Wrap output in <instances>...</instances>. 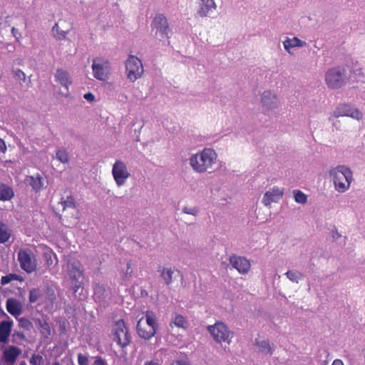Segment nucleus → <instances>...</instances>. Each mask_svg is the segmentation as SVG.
I'll return each instance as SVG.
<instances>
[{
	"instance_id": "nucleus-40",
	"label": "nucleus",
	"mask_w": 365,
	"mask_h": 365,
	"mask_svg": "<svg viewBox=\"0 0 365 365\" xmlns=\"http://www.w3.org/2000/svg\"><path fill=\"white\" fill-rule=\"evenodd\" d=\"M43 257L46 261V264L50 267L53 264V257L56 259V262H58L56 255L52 251H50L48 252H45L43 254Z\"/></svg>"
},
{
	"instance_id": "nucleus-18",
	"label": "nucleus",
	"mask_w": 365,
	"mask_h": 365,
	"mask_svg": "<svg viewBox=\"0 0 365 365\" xmlns=\"http://www.w3.org/2000/svg\"><path fill=\"white\" fill-rule=\"evenodd\" d=\"M283 192L277 187H274L272 191H267L265 192L262 197V203L265 206H269L273 202H277L282 197Z\"/></svg>"
},
{
	"instance_id": "nucleus-46",
	"label": "nucleus",
	"mask_w": 365,
	"mask_h": 365,
	"mask_svg": "<svg viewBox=\"0 0 365 365\" xmlns=\"http://www.w3.org/2000/svg\"><path fill=\"white\" fill-rule=\"evenodd\" d=\"M13 342H16L15 338L19 339L21 340H26V336L23 331H15L13 334Z\"/></svg>"
},
{
	"instance_id": "nucleus-11",
	"label": "nucleus",
	"mask_w": 365,
	"mask_h": 365,
	"mask_svg": "<svg viewBox=\"0 0 365 365\" xmlns=\"http://www.w3.org/2000/svg\"><path fill=\"white\" fill-rule=\"evenodd\" d=\"M336 117L347 116L354 119L361 120L363 117L362 113L356 108L349 104L339 105L334 113Z\"/></svg>"
},
{
	"instance_id": "nucleus-48",
	"label": "nucleus",
	"mask_w": 365,
	"mask_h": 365,
	"mask_svg": "<svg viewBox=\"0 0 365 365\" xmlns=\"http://www.w3.org/2000/svg\"><path fill=\"white\" fill-rule=\"evenodd\" d=\"M83 98H84V99H86V101H90V102L93 101L95 99L94 95L91 92L85 93L83 96Z\"/></svg>"
},
{
	"instance_id": "nucleus-6",
	"label": "nucleus",
	"mask_w": 365,
	"mask_h": 365,
	"mask_svg": "<svg viewBox=\"0 0 365 365\" xmlns=\"http://www.w3.org/2000/svg\"><path fill=\"white\" fill-rule=\"evenodd\" d=\"M113 340L123 349L127 347L131 342V336L123 319L115 324Z\"/></svg>"
},
{
	"instance_id": "nucleus-50",
	"label": "nucleus",
	"mask_w": 365,
	"mask_h": 365,
	"mask_svg": "<svg viewBox=\"0 0 365 365\" xmlns=\"http://www.w3.org/2000/svg\"><path fill=\"white\" fill-rule=\"evenodd\" d=\"M93 365H106V361L101 357H98L93 364Z\"/></svg>"
},
{
	"instance_id": "nucleus-35",
	"label": "nucleus",
	"mask_w": 365,
	"mask_h": 365,
	"mask_svg": "<svg viewBox=\"0 0 365 365\" xmlns=\"http://www.w3.org/2000/svg\"><path fill=\"white\" fill-rule=\"evenodd\" d=\"M14 280H18V281L21 282V281H23V277L19 274H15V273H10V274L3 276L1 277V284L2 285H6Z\"/></svg>"
},
{
	"instance_id": "nucleus-5",
	"label": "nucleus",
	"mask_w": 365,
	"mask_h": 365,
	"mask_svg": "<svg viewBox=\"0 0 365 365\" xmlns=\"http://www.w3.org/2000/svg\"><path fill=\"white\" fill-rule=\"evenodd\" d=\"M207 331L213 337L214 340L217 342L221 343L222 341L230 342L232 336L227 326L222 322H217L213 325L207 327Z\"/></svg>"
},
{
	"instance_id": "nucleus-26",
	"label": "nucleus",
	"mask_w": 365,
	"mask_h": 365,
	"mask_svg": "<svg viewBox=\"0 0 365 365\" xmlns=\"http://www.w3.org/2000/svg\"><path fill=\"white\" fill-rule=\"evenodd\" d=\"M145 317L147 325L149 326L150 330L156 334L159 325L157 323L155 313L153 311L148 310L145 313Z\"/></svg>"
},
{
	"instance_id": "nucleus-12",
	"label": "nucleus",
	"mask_w": 365,
	"mask_h": 365,
	"mask_svg": "<svg viewBox=\"0 0 365 365\" xmlns=\"http://www.w3.org/2000/svg\"><path fill=\"white\" fill-rule=\"evenodd\" d=\"M67 268L71 281H83V270L79 261L76 259L68 260Z\"/></svg>"
},
{
	"instance_id": "nucleus-29",
	"label": "nucleus",
	"mask_w": 365,
	"mask_h": 365,
	"mask_svg": "<svg viewBox=\"0 0 365 365\" xmlns=\"http://www.w3.org/2000/svg\"><path fill=\"white\" fill-rule=\"evenodd\" d=\"M143 320V318H141L139 321H138L136 324V331L137 333L141 339H143L145 340H149L154 336H155V334L151 330L147 331L144 328H143L140 325L141 321Z\"/></svg>"
},
{
	"instance_id": "nucleus-14",
	"label": "nucleus",
	"mask_w": 365,
	"mask_h": 365,
	"mask_svg": "<svg viewBox=\"0 0 365 365\" xmlns=\"http://www.w3.org/2000/svg\"><path fill=\"white\" fill-rule=\"evenodd\" d=\"M261 102L266 109L272 110L278 106L279 101L277 95L270 91L263 92L261 97Z\"/></svg>"
},
{
	"instance_id": "nucleus-4",
	"label": "nucleus",
	"mask_w": 365,
	"mask_h": 365,
	"mask_svg": "<svg viewBox=\"0 0 365 365\" xmlns=\"http://www.w3.org/2000/svg\"><path fill=\"white\" fill-rule=\"evenodd\" d=\"M125 71L128 79L135 82L143 74V67L141 61L136 56L130 55L125 61Z\"/></svg>"
},
{
	"instance_id": "nucleus-52",
	"label": "nucleus",
	"mask_w": 365,
	"mask_h": 365,
	"mask_svg": "<svg viewBox=\"0 0 365 365\" xmlns=\"http://www.w3.org/2000/svg\"><path fill=\"white\" fill-rule=\"evenodd\" d=\"M143 365H160L158 361H146Z\"/></svg>"
},
{
	"instance_id": "nucleus-20",
	"label": "nucleus",
	"mask_w": 365,
	"mask_h": 365,
	"mask_svg": "<svg viewBox=\"0 0 365 365\" xmlns=\"http://www.w3.org/2000/svg\"><path fill=\"white\" fill-rule=\"evenodd\" d=\"M217 5L214 0H201L200 8L197 11V14L200 17H205L209 13L215 10Z\"/></svg>"
},
{
	"instance_id": "nucleus-13",
	"label": "nucleus",
	"mask_w": 365,
	"mask_h": 365,
	"mask_svg": "<svg viewBox=\"0 0 365 365\" xmlns=\"http://www.w3.org/2000/svg\"><path fill=\"white\" fill-rule=\"evenodd\" d=\"M230 263L240 273L246 274L250 269V262L242 257L232 256L230 257Z\"/></svg>"
},
{
	"instance_id": "nucleus-53",
	"label": "nucleus",
	"mask_w": 365,
	"mask_h": 365,
	"mask_svg": "<svg viewBox=\"0 0 365 365\" xmlns=\"http://www.w3.org/2000/svg\"><path fill=\"white\" fill-rule=\"evenodd\" d=\"M331 365H344V363L340 359H335Z\"/></svg>"
},
{
	"instance_id": "nucleus-51",
	"label": "nucleus",
	"mask_w": 365,
	"mask_h": 365,
	"mask_svg": "<svg viewBox=\"0 0 365 365\" xmlns=\"http://www.w3.org/2000/svg\"><path fill=\"white\" fill-rule=\"evenodd\" d=\"M11 33H12L13 36H14L15 38H18V36H21V35H20V34H19V31H18V29H15L14 27H13V28L11 29Z\"/></svg>"
},
{
	"instance_id": "nucleus-22",
	"label": "nucleus",
	"mask_w": 365,
	"mask_h": 365,
	"mask_svg": "<svg viewBox=\"0 0 365 365\" xmlns=\"http://www.w3.org/2000/svg\"><path fill=\"white\" fill-rule=\"evenodd\" d=\"M157 271L160 273V276L165 285L169 286L172 284L174 274L172 267H159Z\"/></svg>"
},
{
	"instance_id": "nucleus-39",
	"label": "nucleus",
	"mask_w": 365,
	"mask_h": 365,
	"mask_svg": "<svg viewBox=\"0 0 365 365\" xmlns=\"http://www.w3.org/2000/svg\"><path fill=\"white\" fill-rule=\"evenodd\" d=\"M294 200L297 203L304 204L307 201V195L299 190H294Z\"/></svg>"
},
{
	"instance_id": "nucleus-47",
	"label": "nucleus",
	"mask_w": 365,
	"mask_h": 365,
	"mask_svg": "<svg viewBox=\"0 0 365 365\" xmlns=\"http://www.w3.org/2000/svg\"><path fill=\"white\" fill-rule=\"evenodd\" d=\"M132 272H133V269H131V262L129 261L127 263V269H126V271L124 273L125 277V278L130 277L131 274H132Z\"/></svg>"
},
{
	"instance_id": "nucleus-16",
	"label": "nucleus",
	"mask_w": 365,
	"mask_h": 365,
	"mask_svg": "<svg viewBox=\"0 0 365 365\" xmlns=\"http://www.w3.org/2000/svg\"><path fill=\"white\" fill-rule=\"evenodd\" d=\"M7 312L16 319L23 312V306L21 302L15 298H9L6 302Z\"/></svg>"
},
{
	"instance_id": "nucleus-3",
	"label": "nucleus",
	"mask_w": 365,
	"mask_h": 365,
	"mask_svg": "<svg viewBox=\"0 0 365 365\" xmlns=\"http://www.w3.org/2000/svg\"><path fill=\"white\" fill-rule=\"evenodd\" d=\"M329 176L332 179L334 187L339 192H344L349 187L353 180V173L346 165H338L329 171Z\"/></svg>"
},
{
	"instance_id": "nucleus-24",
	"label": "nucleus",
	"mask_w": 365,
	"mask_h": 365,
	"mask_svg": "<svg viewBox=\"0 0 365 365\" xmlns=\"http://www.w3.org/2000/svg\"><path fill=\"white\" fill-rule=\"evenodd\" d=\"M34 321L36 326H37L39 329L40 333L43 336V338L49 339L51 336V329L46 320L43 319H35Z\"/></svg>"
},
{
	"instance_id": "nucleus-27",
	"label": "nucleus",
	"mask_w": 365,
	"mask_h": 365,
	"mask_svg": "<svg viewBox=\"0 0 365 365\" xmlns=\"http://www.w3.org/2000/svg\"><path fill=\"white\" fill-rule=\"evenodd\" d=\"M255 345L259 348V351L263 354L272 355L274 349L271 347L269 340L259 341L255 339Z\"/></svg>"
},
{
	"instance_id": "nucleus-8",
	"label": "nucleus",
	"mask_w": 365,
	"mask_h": 365,
	"mask_svg": "<svg viewBox=\"0 0 365 365\" xmlns=\"http://www.w3.org/2000/svg\"><path fill=\"white\" fill-rule=\"evenodd\" d=\"M18 261L21 268L27 273H31L36 269V260L30 249H21L18 252Z\"/></svg>"
},
{
	"instance_id": "nucleus-2",
	"label": "nucleus",
	"mask_w": 365,
	"mask_h": 365,
	"mask_svg": "<svg viewBox=\"0 0 365 365\" xmlns=\"http://www.w3.org/2000/svg\"><path fill=\"white\" fill-rule=\"evenodd\" d=\"M216 158L217 154L213 149L204 148L190 158V165L194 171L202 173L212 167Z\"/></svg>"
},
{
	"instance_id": "nucleus-10",
	"label": "nucleus",
	"mask_w": 365,
	"mask_h": 365,
	"mask_svg": "<svg viewBox=\"0 0 365 365\" xmlns=\"http://www.w3.org/2000/svg\"><path fill=\"white\" fill-rule=\"evenodd\" d=\"M1 349H4V351L0 359V365H14L21 354V349L14 345H10L7 348L2 346Z\"/></svg>"
},
{
	"instance_id": "nucleus-33",
	"label": "nucleus",
	"mask_w": 365,
	"mask_h": 365,
	"mask_svg": "<svg viewBox=\"0 0 365 365\" xmlns=\"http://www.w3.org/2000/svg\"><path fill=\"white\" fill-rule=\"evenodd\" d=\"M56 158L62 163H68L69 161L68 153L66 148H61L57 149L56 152Z\"/></svg>"
},
{
	"instance_id": "nucleus-25",
	"label": "nucleus",
	"mask_w": 365,
	"mask_h": 365,
	"mask_svg": "<svg viewBox=\"0 0 365 365\" xmlns=\"http://www.w3.org/2000/svg\"><path fill=\"white\" fill-rule=\"evenodd\" d=\"M284 49L289 53H291L290 49L295 47H302L306 45V42L300 40L297 37H294L292 38H287L284 42Z\"/></svg>"
},
{
	"instance_id": "nucleus-30",
	"label": "nucleus",
	"mask_w": 365,
	"mask_h": 365,
	"mask_svg": "<svg viewBox=\"0 0 365 365\" xmlns=\"http://www.w3.org/2000/svg\"><path fill=\"white\" fill-rule=\"evenodd\" d=\"M11 235L8 225L0 221V243L6 242Z\"/></svg>"
},
{
	"instance_id": "nucleus-57",
	"label": "nucleus",
	"mask_w": 365,
	"mask_h": 365,
	"mask_svg": "<svg viewBox=\"0 0 365 365\" xmlns=\"http://www.w3.org/2000/svg\"><path fill=\"white\" fill-rule=\"evenodd\" d=\"M335 237H337V235H333V238H335Z\"/></svg>"
},
{
	"instance_id": "nucleus-38",
	"label": "nucleus",
	"mask_w": 365,
	"mask_h": 365,
	"mask_svg": "<svg viewBox=\"0 0 365 365\" xmlns=\"http://www.w3.org/2000/svg\"><path fill=\"white\" fill-rule=\"evenodd\" d=\"M17 320L19 326L26 331H31L34 328L33 323L26 317L17 318Z\"/></svg>"
},
{
	"instance_id": "nucleus-49",
	"label": "nucleus",
	"mask_w": 365,
	"mask_h": 365,
	"mask_svg": "<svg viewBox=\"0 0 365 365\" xmlns=\"http://www.w3.org/2000/svg\"><path fill=\"white\" fill-rule=\"evenodd\" d=\"M6 149L7 148L4 140L0 138V152L4 153L6 151Z\"/></svg>"
},
{
	"instance_id": "nucleus-32",
	"label": "nucleus",
	"mask_w": 365,
	"mask_h": 365,
	"mask_svg": "<svg viewBox=\"0 0 365 365\" xmlns=\"http://www.w3.org/2000/svg\"><path fill=\"white\" fill-rule=\"evenodd\" d=\"M175 324L177 327L186 329L187 322L182 314H176L173 317L170 324Z\"/></svg>"
},
{
	"instance_id": "nucleus-19",
	"label": "nucleus",
	"mask_w": 365,
	"mask_h": 365,
	"mask_svg": "<svg viewBox=\"0 0 365 365\" xmlns=\"http://www.w3.org/2000/svg\"><path fill=\"white\" fill-rule=\"evenodd\" d=\"M42 180V177L39 174H37L36 177L27 175L24 182L26 185L31 186L32 190L37 193L39 192L43 188V183Z\"/></svg>"
},
{
	"instance_id": "nucleus-7",
	"label": "nucleus",
	"mask_w": 365,
	"mask_h": 365,
	"mask_svg": "<svg viewBox=\"0 0 365 365\" xmlns=\"http://www.w3.org/2000/svg\"><path fill=\"white\" fill-rule=\"evenodd\" d=\"M151 27L153 31L155 30V36L160 41L170 38L169 34L171 30L168 20L163 14H159L154 17L151 23Z\"/></svg>"
},
{
	"instance_id": "nucleus-42",
	"label": "nucleus",
	"mask_w": 365,
	"mask_h": 365,
	"mask_svg": "<svg viewBox=\"0 0 365 365\" xmlns=\"http://www.w3.org/2000/svg\"><path fill=\"white\" fill-rule=\"evenodd\" d=\"M182 212L185 214L196 216L199 212V209L197 207H184L182 208Z\"/></svg>"
},
{
	"instance_id": "nucleus-41",
	"label": "nucleus",
	"mask_w": 365,
	"mask_h": 365,
	"mask_svg": "<svg viewBox=\"0 0 365 365\" xmlns=\"http://www.w3.org/2000/svg\"><path fill=\"white\" fill-rule=\"evenodd\" d=\"M73 294L77 297L79 289H83V281H71Z\"/></svg>"
},
{
	"instance_id": "nucleus-28",
	"label": "nucleus",
	"mask_w": 365,
	"mask_h": 365,
	"mask_svg": "<svg viewBox=\"0 0 365 365\" xmlns=\"http://www.w3.org/2000/svg\"><path fill=\"white\" fill-rule=\"evenodd\" d=\"M92 69L93 76L100 81H103L106 78V73L102 64L97 63L94 60L92 64Z\"/></svg>"
},
{
	"instance_id": "nucleus-37",
	"label": "nucleus",
	"mask_w": 365,
	"mask_h": 365,
	"mask_svg": "<svg viewBox=\"0 0 365 365\" xmlns=\"http://www.w3.org/2000/svg\"><path fill=\"white\" fill-rule=\"evenodd\" d=\"M52 32L53 36L58 40L65 39L67 34V31L60 30L58 24L57 23H56L54 26L52 27Z\"/></svg>"
},
{
	"instance_id": "nucleus-44",
	"label": "nucleus",
	"mask_w": 365,
	"mask_h": 365,
	"mask_svg": "<svg viewBox=\"0 0 365 365\" xmlns=\"http://www.w3.org/2000/svg\"><path fill=\"white\" fill-rule=\"evenodd\" d=\"M43 359V357L40 355H36L35 354H34L31 359H30V363L32 364V365H38V364H40L41 361H42Z\"/></svg>"
},
{
	"instance_id": "nucleus-34",
	"label": "nucleus",
	"mask_w": 365,
	"mask_h": 365,
	"mask_svg": "<svg viewBox=\"0 0 365 365\" xmlns=\"http://www.w3.org/2000/svg\"><path fill=\"white\" fill-rule=\"evenodd\" d=\"M43 295L42 291L38 288H32L29 290V301L31 304L36 302Z\"/></svg>"
},
{
	"instance_id": "nucleus-17",
	"label": "nucleus",
	"mask_w": 365,
	"mask_h": 365,
	"mask_svg": "<svg viewBox=\"0 0 365 365\" xmlns=\"http://www.w3.org/2000/svg\"><path fill=\"white\" fill-rule=\"evenodd\" d=\"M93 295L96 301L106 302L107 299L110 297V290L104 284L98 283L94 287Z\"/></svg>"
},
{
	"instance_id": "nucleus-58",
	"label": "nucleus",
	"mask_w": 365,
	"mask_h": 365,
	"mask_svg": "<svg viewBox=\"0 0 365 365\" xmlns=\"http://www.w3.org/2000/svg\"><path fill=\"white\" fill-rule=\"evenodd\" d=\"M335 237H337V235H333V238H335Z\"/></svg>"
},
{
	"instance_id": "nucleus-21",
	"label": "nucleus",
	"mask_w": 365,
	"mask_h": 365,
	"mask_svg": "<svg viewBox=\"0 0 365 365\" xmlns=\"http://www.w3.org/2000/svg\"><path fill=\"white\" fill-rule=\"evenodd\" d=\"M55 78L61 86L64 87L67 91H68V86L72 83V81L68 71L62 68H58L55 74Z\"/></svg>"
},
{
	"instance_id": "nucleus-43",
	"label": "nucleus",
	"mask_w": 365,
	"mask_h": 365,
	"mask_svg": "<svg viewBox=\"0 0 365 365\" xmlns=\"http://www.w3.org/2000/svg\"><path fill=\"white\" fill-rule=\"evenodd\" d=\"M13 72H14L15 78H16L19 81H26V74L21 69L16 68V69L14 70Z\"/></svg>"
},
{
	"instance_id": "nucleus-1",
	"label": "nucleus",
	"mask_w": 365,
	"mask_h": 365,
	"mask_svg": "<svg viewBox=\"0 0 365 365\" xmlns=\"http://www.w3.org/2000/svg\"><path fill=\"white\" fill-rule=\"evenodd\" d=\"M325 81L329 88L339 89L346 83L354 82L352 70L348 66H339L329 69L325 75Z\"/></svg>"
},
{
	"instance_id": "nucleus-55",
	"label": "nucleus",
	"mask_w": 365,
	"mask_h": 365,
	"mask_svg": "<svg viewBox=\"0 0 365 365\" xmlns=\"http://www.w3.org/2000/svg\"><path fill=\"white\" fill-rule=\"evenodd\" d=\"M19 365H26V361H21Z\"/></svg>"
},
{
	"instance_id": "nucleus-36",
	"label": "nucleus",
	"mask_w": 365,
	"mask_h": 365,
	"mask_svg": "<svg viewBox=\"0 0 365 365\" xmlns=\"http://www.w3.org/2000/svg\"><path fill=\"white\" fill-rule=\"evenodd\" d=\"M61 203L62 204L64 210L66 208L75 209L76 207V202L73 195L68 196L66 200H63L62 197Z\"/></svg>"
},
{
	"instance_id": "nucleus-45",
	"label": "nucleus",
	"mask_w": 365,
	"mask_h": 365,
	"mask_svg": "<svg viewBox=\"0 0 365 365\" xmlns=\"http://www.w3.org/2000/svg\"><path fill=\"white\" fill-rule=\"evenodd\" d=\"M78 363L79 365H88V357L82 354L78 355Z\"/></svg>"
},
{
	"instance_id": "nucleus-15",
	"label": "nucleus",
	"mask_w": 365,
	"mask_h": 365,
	"mask_svg": "<svg viewBox=\"0 0 365 365\" xmlns=\"http://www.w3.org/2000/svg\"><path fill=\"white\" fill-rule=\"evenodd\" d=\"M13 324L14 322L10 318L0 322V343L4 344L8 343Z\"/></svg>"
},
{
	"instance_id": "nucleus-23",
	"label": "nucleus",
	"mask_w": 365,
	"mask_h": 365,
	"mask_svg": "<svg viewBox=\"0 0 365 365\" xmlns=\"http://www.w3.org/2000/svg\"><path fill=\"white\" fill-rule=\"evenodd\" d=\"M14 197L13 188L5 184L0 183V201H9Z\"/></svg>"
},
{
	"instance_id": "nucleus-54",
	"label": "nucleus",
	"mask_w": 365,
	"mask_h": 365,
	"mask_svg": "<svg viewBox=\"0 0 365 365\" xmlns=\"http://www.w3.org/2000/svg\"><path fill=\"white\" fill-rule=\"evenodd\" d=\"M176 365H187L186 363L180 361H178Z\"/></svg>"
},
{
	"instance_id": "nucleus-56",
	"label": "nucleus",
	"mask_w": 365,
	"mask_h": 365,
	"mask_svg": "<svg viewBox=\"0 0 365 365\" xmlns=\"http://www.w3.org/2000/svg\"><path fill=\"white\" fill-rule=\"evenodd\" d=\"M53 365H59V364L58 362H55L53 364Z\"/></svg>"
},
{
	"instance_id": "nucleus-31",
	"label": "nucleus",
	"mask_w": 365,
	"mask_h": 365,
	"mask_svg": "<svg viewBox=\"0 0 365 365\" xmlns=\"http://www.w3.org/2000/svg\"><path fill=\"white\" fill-rule=\"evenodd\" d=\"M284 274L294 283H299V282L304 277V275L302 272L293 269L288 270Z\"/></svg>"
},
{
	"instance_id": "nucleus-9",
	"label": "nucleus",
	"mask_w": 365,
	"mask_h": 365,
	"mask_svg": "<svg viewBox=\"0 0 365 365\" xmlns=\"http://www.w3.org/2000/svg\"><path fill=\"white\" fill-rule=\"evenodd\" d=\"M112 175L118 187L124 185L127 179L130 176L126 165L120 160H117L113 165Z\"/></svg>"
}]
</instances>
